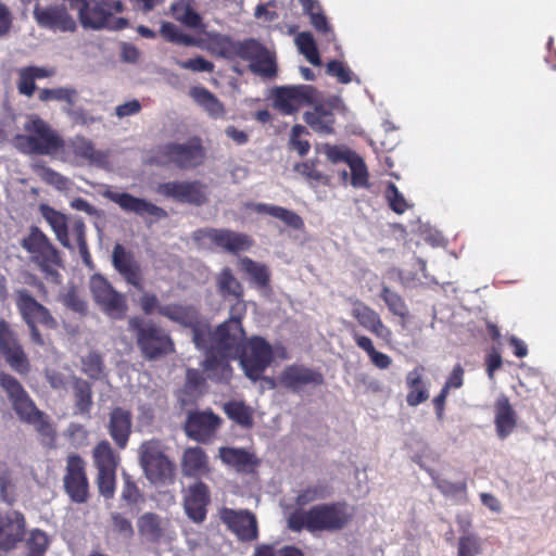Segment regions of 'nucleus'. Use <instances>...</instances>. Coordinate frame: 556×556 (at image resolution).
<instances>
[{"mask_svg": "<svg viewBox=\"0 0 556 556\" xmlns=\"http://www.w3.org/2000/svg\"><path fill=\"white\" fill-rule=\"evenodd\" d=\"M112 264L128 285L139 286V266L132 251L116 243L112 252Z\"/></svg>", "mask_w": 556, "mask_h": 556, "instance_id": "bb28decb", "label": "nucleus"}, {"mask_svg": "<svg viewBox=\"0 0 556 556\" xmlns=\"http://www.w3.org/2000/svg\"><path fill=\"white\" fill-rule=\"evenodd\" d=\"M384 199L389 205V207L396 214H403L409 207L406 199L403 193L400 192L399 188L394 182H388L387 188L384 190Z\"/></svg>", "mask_w": 556, "mask_h": 556, "instance_id": "bf43d9fd", "label": "nucleus"}, {"mask_svg": "<svg viewBox=\"0 0 556 556\" xmlns=\"http://www.w3.org/2000/svg\"><path fill=\"white\" fill-rule=\"evenodd\" d=\"M34 18L37 24L53 31H75L76 21L67 12V9L61 4H50L42 7L36 4L34 8Z\"/></svg>", "mask_w": 556, "mask_h": 556, "instance_id": "a211bd4d", "label": "nucleus"}, {"mask_svg": "<svg viewBox=\"0 0 556 556\" xmlns=\"http://www.w3.org/2000/svg\"><path fill=\"white\" fill-rule=\"evenodd\" d=\"M31 167L37 176L48 185L53 186L58 190L67 189L70 180L60 173L45 166L40 162H34Z\"/></svg>", "mask_w": 556, "mask_h": 556, "instance_id": "3c124183", "label": "nucleus"}, {"mask_svg": "<svg viewBox=\"0 0 556 556\" xmlns=\"http://www.w3.org/2000/svg\"><path fill=\"white\" fill-rule=\"evenodd\" d=\"M203 43L202 50L210 52L214 56L232 60L235 40L224 34L217 31H202Z\"/></svg>", "mask_w": 556, "mask_h": 556, "instance_id": "f704fd0d", "label": "nucleus"}, {"mask_svg": "<svg viewBox=\"0 0 556 556\" xmlns=\"http://www.w3.org/2000/svg\"><path fill=\"white\" fill-rule=\"evenodd\" d=\"M317 101V89L311 85L280 86L273 91L274 106L285 115Z\"/></svg>", "mask_w": 556, "mask_h": 556, "instance_id": "f8f14e48", "label": "nucleus"}, {"mask_svg": "<svg viewBox=\"0 0 556 556\" xmlns=\"http://www.w3.org/2000/svg\"><path fill=\"white\" fill-rule=\"evenodd\" d=\"M109 432L114 442L121 448H124L131 432L130 413L121 407L112 409L110 413Z\"/></svg>", "mask_w": 556, "mask_h": 556, "instance_id": "473e14b6", "label": "nucleus"}, {"mask_svg": "<svg viewBox=\"0 0 556 556\" xmlns=\"http://www.w3.org/2000/svg\"><path fill=\"white\" fill-rule=\"evenodd\" d=\"M224 413L227 417L243 428L253 426V412L242 401H229L224 404Z\"/></svg>", "mask_w": 556, "mask_h": 556, "instance_id": "a18cd8bd", "label": "nucleus"}, {"mask_svg": "<svg viewBox=\"0 0 556 556\" xmlns=\"http://www.w3.org/2000/svg\"><path fill=\"white\" fill-rule=\"evenodd\" d=\"M279 382L286 389L296 393L305 386H321L325 379L323 374L318 370L304 365L292 364L282 370Z\"/></svg>", "mask_w": 556, "mask_h": 556, "instance_id": "b1692460", "label": "nucleus"}, {"mask_svg": "<svg viewBox=\"0 0 556 556\" xmlns=\"http://www.w3.org/2000/svg\"><path fill=\"white\" fill-rule=\"evenodd\" d=\"M77 99V90L70 87H59V88H45L39 92L40 101H64L68 105H74Z\"/></svg>", "mask_w": 556, "mask_h": 556, "instance_id": "6e6d98bb", "label": "nucleus"}, {"mask_svg": "<svg viewBox=\"0 0 556 556\" xmlns=\"http://www.w3.org/2000/svg\"><path fill=\"white\" fill-rule=\"evenodd\" d=\"M160 440L141 444V468L150 484L156 489L173 485L176 480V464L166 453Z\"/></svg>", "mask_w": 556, "mask_h": 556, "instance_id": "0eeeda50", "label": "nucleus"}, {"mask_svg": "<svg viewBox=\"0 0 556 556\" xmlns=\"http://www.w3.org/2000/svg\"><path fill=\"white\" fill-rule=\"evenodd\" d=\"M68 149L77 159L90 165L102 166L108 160L105 152L97 150L93 143L83 136L73 138Z\"/></svg>", "mask_w": 556, "mask_h": 556, "instance_id": "72a5a7b5", "label": "nucleus"}, {"mask_svg": "<svg viewBox=\"0 0 556 556\" xmlns=\"http://www.w3.org/2000/svg\"><path fill=\"white\" fill-rule=\"evenodd\" d=\"M424 371L425 368L418 366L406 375V386L408 388L406 402L409 406H417L429 397V391L422 381Z\"/></svg>", "mask_w": 556, "mask_h": 556, "instance_id": "e433bc0d", "label": "nucleus"}, {"mask_svg": "<svg viewBox=\"0 0 556 556\" xmlns=\"http://www.w3.org/2000/svg\"><path fill=\"white\" fill-rule=\"evenodd\" d=\"M173 15L176 21L188 28L195 29L199 33L204 31L205 24L202 16L194 10L191 1L180 0L172 4Z\"/></svg>", "mask_w": 556, "mask_h": 556, "instance_id": "4c0bfd02", "label": "nucleus"}, {"mask_svg": "<svg viewBox=\"0 0 556 556\" xmlns=\"http://www.w3.org/2000/svg\"><path fill=\"white\" fill-rule=\"evenodd\" d=\"M181 470L187 478L208 476L211 468L205 451L200 446L187 447L181 458Z\"/></svg>", "mask_w": 556, "mask_h": 556, "instance_id": "cd10ccee", "label": "nucleus"}, {"mask_svg": "<svg viewBox=\"0 0 556 556\" xmlns=\"http://www.w3.org/2000/svg\"><path fill=\"white\" fill-rule=\"evenodd\" d=\"M264 47L255 39H247L243 41H235L233 59L240 58L243 60L254 61L263 52Z\"/></svg>", "mask_w": 556, "mask_h": 556, "instance_id": "5fc2aeb1", "label": "nucleus"}, {"mask_svg": "<svg viewBox=\"0 0 556 556\" xmlns=\"http://www.w3.org/2000/svg\"><path fill=\"white\" fill-rule=\"evenodd\" d=\"M353 340L357 348L365 351L372 363V365L379 369H387L392 364V358L375 349L372 340L364 334H359L358 332L353 333Z\"/></svg>", "mask_w": 556, "mask_h": 556, "instance_id": "37998d69", "label": "nucleus"}, {"mask_svg": "<svg viewBox=\"0 0 556 556\" xmlns=\"http://www.w3.org/2000/svg\"><path fill=\"white\" fill-rule=\"evenodd\" d=\"M244 375L253 382L261 380L275 359L271 344L261 336L245 338L237 356Z\"/></svg>", "mask_w": 556, "mask_h": 556, "instance_id": "1a4fd4ad", "label": "nucleus"}, {"mask_svg": "<svg viewBox=\"0 0 556 556\" xmlns=\"http://www.w3.org/2000/svg\"><path fill=\"white\" fill-rule=\"evenodd\" d=\"M216 289L224 299L233 298L241 300L243 296V287L232 274L231 268L224 267L216 275Z\"/></svg>", "mask_w": 556, "mask_h": 556, "instance_id": "ea45409f", "label": "nucleus"}, {"mask_svg": "<svg viewBox=\"0 0 556 556\" xmlns=\"http://www.w3.org/2000/svg\"><path fill=\"white\" fill-rule=\"evenodd\" d=\"M351 303V315L361 327L379 339L390 341L392 331L383 324L380 315L374 308L358 299L352 300Z\"/></svg>", "mask_w": 556, "mask_h": 556, "instance_id": "4be33fe9", "label": "nucleus"}, {"mask_svg": "<svg viewBox=\"0 0 556 556\" xmlns=\"http://www.w3.org/2000/svg\"><path fill=\"white\" fill-rule=\"evenodd\" d=\"M0 387L7 393L12 407L21 421L31 425L48 440L54 437V430L46 414L39 410L20 381L9 374L0 372Z\"/></svg>", "mask_w": 556, "mask_h": 556, "instance_id": "39448f33", "label": "nucleus"}, {"mask_svg": "<svg viewBox=\"0 0 556 556\" xmlns=\"http://www.w3.org/2000/svg\"><path fill=\"white\" fill-rule=\"evenodd\" d=\"M174 343L164 329L155 325H141V352L149 359H156L173 352Z\"/></svg>", "mask_w": 556, "mask_h": 556, "instance_id": "412c9836", "label": "nucleus"}, {"mask_svg": "<svg viewBox=\"0 0 556 556\" xmlns=\"http://www.w3.org/2000/svg\"><path fill=\"white\" fill-rule=\"evenodd\" d=\"M206 150L200 137L193 136L185 142H167L156 150L151 162L167 168L192 170L203 165Z\"/></svg>", "mask_w": 556, "mask_h": 556, "instance_id": "423d86ee", "label": "nucleus"}, {"mask_svg": "<svg viewBox=\"0 0 556 556\" xmlns=\"http://www.w3.org/2000/svg\"><path fill=\"white\" fill-rule=\"evenodd\" d=\"M249 67L252 73L264 78H274L277 75L275 55L267 48L250 63Z\"/></svg>", "mask_w": 556, "mask_h": 556, "instance_id": "de8ad7c7", "label": "nucleus"}, {"mask_svg": "<svg viewBox=\"0 0 556 556\" xmlns=\"http://www.w3.org/2000/svg\"><path fill=\"white\" fill-rule=\"evenodd\" d=\"M346 164L351 169V185L354 188L368 187V170L364 160L355 153Z\"/></svg>", "mask_w": 556, "mask_h": 556, "instance_id": "603ef678", "label": "nucleus"}, {"mask_svg": "<svg viewBox=\"0 0 556 556\" xmlns=\"http://www.w3.org/2000/svg\"><path fill=\"white\" fill-rule=\"evenodd\" d=\"M192 97L199 105H201L210 116L214 118L223 117L225 109L217 97L204 87L193 88Z\"/></svg>", "mask_w": 556, "mask_h": 556, "instance_id": "c03bdc74", "label": "nucleus"}, {"mask_svg": "<svg viewBox=\"0 0 556 556\" xmlns=\"http://www.w3.org/2000/svg\"><path fill=\"white\" fill-rule=\"evenodd\" d=\"M220 520L238 540L251 542L258 536V526L254 514L250 510H235L224 507L219 511Z\"/></svg>", "mask_w": 556, "mask_h": 556, "instance_id": "f3484780", "label": "nucleus"}, {"mask_svg": "<svg viewBox=\"0 0 556 556\" xmlns=\"http://www.w3.org/2000/svg\"><path fill=\"white\" fill-rule=\"evenodd\" d=\"M90 291L102 311L113 318H122L127 309L125 296L99 274L92 275L89 281Z\"/></svg>", "mask_w": 556, "mask_h": 556, "instance_id": "4468645a", "label": "nucleus"}, {"mask_svg": "<svg viewBox=\"0 0 556 556\" xmlns=\"http://www.w3.org/2000/svg\"><path fill=\"white\" fill-rule=\"evenodd\" d=\"M166 217L167 212L164 208L141 199V218L144 219V223L149 227H151L154 222L165 219Z\"/></svg>", "mask_w": 556, "mask_h": 556, "instance_id": "774afa93", "label": "nucleus"}, {"mask_svg": "<svg viewBox=\"0 0 556 556\" xmlns=\"http://www.w3.org/2000/svg\"><path fill=\"white\" fill-rule=\"evenodd\" d=\"M193 240L199 243L210 242L211 245L230 254L248 251L253 245L249 235L227 228L198 229L193 232Z\"/></svg>", "mask_w": 556, "mask_h": 556, "instance_id": "9b49d317", "label": "nucleus"}, {"mask_svg": "<svg viewBox=\"0 0 556 556\" xmlns=\"http://www.w3.org/2000/svg\"><path fill=\"white\" fill-rule=\"evenodd\" d=\"M0 495L3 502L11 505L14 502L11 473L8 466L0 463Z\"/></svg>", "mask_w": 556, "mask_h": 556, "instance_id": "338daca9", "label": "nucleus"}, {"mask_svg": "<svg viewBox=\"0 0 556 556\" xmlns=\"http://www.w3.org/2000/svg\"><path fill=\"white\" fill-rule=\"evenodd\" d=\"M49 545L47 534L39 530L34 529L30 531L29 538L26 541L27 556H43Z\"/></svg>", "mask_w": 556, "mask_h": 556, "instance_id": "052dcab7", "label": "nucleus"}, {"mask_svg": "<svg viewBox=\"0 0 556 556\" xmlns=\"http://www.w3.org/2000/svg\"><path fill=\"white\" fill-rule=\"evenodd\" d=\"M156 192L178 203L200 206L207 200L206 186L199 181H168L160 184Z\"/></svg>", "mask_w": 556, "mask_h": 556, "instance_id": "dca6fc26", "label": "nucleus"}, {"mask_svg": "<svg viewBox=\"0 0 556 556\" xmlns=\"http://www.w3.org/2000/svg\"><path fill=\"white\" fill-rule=\"evenodd\" d=\"M100 194L116 203L122 210L128 213H139V198L123 192L117 188L105 186Z\"/></svg>", "mask_w": 556, "mask_h": 556, "instance_id": "49530a36", "label": "nucleus"}, {"mask_svg": "<svg viewBox=\"0 0 556 556\" xmlns=\"http://www.w3.org/2000/svg\"><path fill=\"white\" fill-rule=\"evenodd\" d=\"M380 298L393 315L402 318L408 315V308L403 298L397 292L392 291L388 286L382 287Z\"/></svg>", "mask_w": 556, "mask_h": 556, "instance_id": "864d4df0", "label": "nucleus"}, {"mask_svg": "<svg viewBox=\"0 0 556 556\" xmlns=\"http://www.w3.org/2000/svg\"><path fill=\"white\" fill-rule=\"evenodd\" d=\"M239 264L240 269L250 277L251 282L256 287L264 289L269 286L270 271L267 265L255 262L248 256L242 257Z\"/></svg>", "mask_w": 556, "mask_h": 556, "instance_id": "79ce46f5", "label": "nucleus"}, {"mask_svg": "<svg viewBox=\"0 0 556 556\" xmlns=\"http://www.w3.org/2000/svg\"><path fill=\"white\" fill-rule=\"evenodd\" d=\"M330 494L331 490L327 483L311 484L298 493L295 503L298 506L302 507L312 502L324 500Z\"/></svg>", "mask_w": 556, "mask_h": 556, "instance_id": "09e8293b", "label": "nucleus"}, {"mask_svg": "<svg viewBox=\"0 0 556 556\" xmlns=\"http://www.w3.org/2000/svg\"><path fill=\"white\" fill-rule=\"evenodd\" d=\"M92 458L98 471H116L118 456L108 441L103 440L93 447Z\"/></svg>", "mask_w": 556, "mask_h": 556, "instance_id": "a19ab883", "label": "nucleus"}, {"mask_svg": "<svg viewBox=\"0 0 556 556\" xmlns=\"http://www.w3.org/2000/svg\"><path fill=\"white\" fill-rule=\"evenodd\" d=\"M85 467V460L77 454H71L66 458L63 486L70 500L76 504L87 503L89 498V482Z\"/></svg>", "mask_w": 556, "mask_h": 556, "instance_id": "ddd939ff", "label": "nucleus"}, {"mask_svg": "<svg viewBox=\"0 0 556 556\" xmlns=\"http://www.w3.org/2000/svg\"><path fill=\"white\" fill-rule=\"evenodd\" d=\"M219 457L224 464L242 473L253 472L260 463L254 454L244 448L237 447H220Z\"/></svg>", "mask_w": 556, "mask_h": 556, "instance_id": "c756f323", "label": "nucleus"}, {"mask_svg": "<svg viewBox=\"0 0 556 556\" xmlns=\"http://www.w3.org/2000/svg\"><path fill=\"white\" fill-rule=\"evenodd\" d=\"M204 384V378L200 370L189 368L186 372V382L181 390L184 396L180 397L184 404L194 395L200 393V388Z\"/></svg>", "mask_w": 556, "mask_h": 556, "instance_id": "4d7b16f0", "label": "nucleus"}, {"mask_svg": "<svg viewBox=\"0 0 556 556\" xmlns=\"http://www.w3.org/2000/svg\"><path fill=\"white\" fill-rule=\"evenodd\" d=\"M305 135H308V131L303 125L296 124L291 128L290 144L300 156L306 155L311 149L308 140L302 138Z\"/></svg>", "mask_w": 556, "mask_h": 556, "instance_id": "680f3d73", "label": "nucleus"}, {"mask_svg": "<svg viewBox=\"0 0 556 556\" xmlns=\"http://www.w3.org/2000/svg\"><path fill=\"white\" fill-rule=\"evenodd\" d=\"M430 476L437 489L444 496H456L458 494H466L467 484L465 481L452 482L445 478L440 477L434 470L430 471Z\"/></svg>", "mask_w": 556, "mask_h": 556, "instance_id": "13d9d810", "label": "nucleus"}, {"mask_svg": "<svg viewBox=\"0 0 556 556\" xmlns=\"http://www.w3.org/2000/svg\"><path fill=\"white\" fill-rule=\"evenodd\" d=\"M210 503V489L203 481L199 480L188 486L184 498V508L193 522L201 523L205 520Z\"/></svg>", "mask_w": 556, "mask_h": 556, "instance_id": "393cba45", "label": "nucleus"}, {"mask_svg": "<svg viewBox=\"0 0 556 556\" xmlns=\"http://www.w3.org/2000/svg\"><path fill=\"white\" fill-rule=\"evenodd\" d=\"M70 8L77 12L85 29L121 30L128 26L126 18L115 16L123 11L119 0H70Z\"/></svg>", "mask_w": 556, "mask_h": 556, "instance_id": "20e7f679", "label": "nucleus"}, {"mask_svg": "<svg viewBox=\"0 0 556 556\" xmlns=\"http://www.w3.org/2000/svg\"><path fill=\"white\" fill-rule=\"evenodd\" d=\"M354 518L353 508L346 502L323 503L309 509H295L287 518L288 528L293 532H337L349 526Z\"/></svg>", "mask_w": 556, "mask_h": 556, "instance_id": "f03ea898", "label": "nucleus"}, {"mask_svg": "<svg viewBox=\"0 0 556 556\" xmlns=\"http://www.w3.org/2000/svg\"><path fill=\"white\" fill-rule=\"evenodd\" d=\"M159 314L175 321L192 331V340L203 334L204 319L201 317L197 308L191 305L165 304L159 307Z\"/></svg>", "mask_w": 556, "mask_h": 556, "instance_id": "aec40b11", "label": "nucleus"}, {"mask_svg": "<svg viewBox=\"0 0 556 556\" xmlns=\"http://www.w3.org/2000/svg\"><path fill=\"white\" fill-rule=\"evenodd\" d=\"M254 211L258 214H267L278 218L294 230H301L304 227V222L299 214L282 206L257 203L254 206Z\"/></svg>", "mask_w": 556, "mask_h": 556, "instance_id": "58836bf2", "label": "nucleus"}, {"mask_svg": "<svg viewBox=\"0 0 556 556\" xmlns=\"http://www.w3.org/2000/svg\"><path fill=\"white\" fill-rule=\"evenodd\" d=\"M70 383L74 399V415L90 418L93 404L91 384L75 376L70 377Z\"/></svg>", "mask_w": 556, "mask_h": 556, "instance_id": "7c9ffc66", "label": "nucleus"}, {"mask_svg": "<svg viewBox=\"0 0 556 556\" xmlns=\"http://www.w3.org/2000/svg\"><path fill=\"white\" fill-rule=\"evenodd\" d=\"M480 553L481 544L477 535L466 534L458 539V556H477Z\"/></svg>", "mask_w": 556, "mask_h": 556, "instance_id": "0e129e2a", "label": "nucleus"}, {"mask_svg": "<svg viewBox=\"0 0 556 556\" xmlns=\"http://www.w3.org/2000/svg\"><path fill=\"white\" fill-rule=\"evenodd\" d=\"M21 247L29 254V261L51 283L60 285L64 267L61 251L53 245L47 235L37 226H31L29 232L21 240Z\"/></svg>", "mask_w": 556, "mask_h": 556, "instance_id": "7ed1b4c3", "label": "nucleus"}, {"mask_svg": "<svg viewBox=\"0 0 556 556\" xmlns=\"http://www.w3.org/2000/svg\"><path fill=\"white\" fill-rule=\"evenodd\" d=\"M203 334L195 337V346L203 351V369L210 379L222 380L230 376V361L236 359L245 337L241 317L231 316L214 330L204 320Z\"/></svg>", "mask_w": 556, "mask_h": 556, "instance_id": "f257e3e1", "label": "nucleus"}, {"mask_svg": "<svg viewBox=\"0 0 556 556\" xmlns=\"http://www.w3.org/2000/svg\"><path fill=\"white\" fill-rule=\"evenodd\" d=\"M304 122L317 134L329 136L334 132L336 117L332 110L317 104L303 115Z\"/></svg>", "mask_w": 556, "mask_h": 556, "instance_id": "2f4dec72", "label": "nucleus"}, {"mask_svg": "<svg viewBox=\"0 0 556 556\" xmlns=\"http://www.w3.org/2000/svg\"><path fill=\"white\" fill-rule=\"evenodd\" d=\"M0 354L9 366L20 375L29 372L30 364L18 342L17 333L4 319H0Z\"/></svg>", "mask_w": 556, "mask_h": 556, "instance_id": "2eb2a0df", "label": "nucleus"}, {"mask_svg": "<svg viewBox=\"0 0 556 556\" xmlns=\"http://www.w3.org/2000/svg\"><path fill=\"white\" fill-rule=\"evenodd\" d=\"M295 43L300 52L306 58V60L309 63L316 66L321 64L318 49L311 33L302 31L298 34V36L295 37Z\"/></svg>", "mask_w": 556, "mask_h": 556, "instance_id": "8fccbe9b", "label": "nucleus"}, {"mask_svg": "<svg viewBox=\"0 0 556 556\" xmlns=\"http://www.w3.org/2000/svg\"><path fill=\"white\" fill-rule=\"evenodd\" d=\"M26 136L20 138L25 152L40 155L55 154L63 146L62 138L43 119L31 115L25 123Z\"/></svg>", "mask_w": 556, "mask_h": 556, "instance_id": "9d476101", "label": "nucleus"}, {"mask_svg": "<svg viewBox=\"0 0 556 556\" xmlns=\"http://www.w3.org/2000/svg\"><path fill=\"white\" fill-rule=\"evenodd\" d=\"M175 62L180 68L188 70V71L195 72V73H201V72L213 73L214 68H215V65L213 62L207 61L200 55H198L193 59L185 60V61L176 60Z\"/></svg>", "mask_w": 556, "mask_h": 556, "instance_id": "e2e57ef3", "label": "nucleus"}, {"mask_svg": "<svg viewBox=\"0 0 556 556\" xmlns=\"http://www.w3.org/2000/svg\"><path fill=\"white\" fill-rule=\"evenodd\" d=\"M25 518L18 511L0 515V555L14 548L25 535Z\"/></svg>", "mask_w": 556, "mask_h": 556, "instance_id": "a878e982", "label": "nucleus"}, {"mask_svg": "<svg viewBox=\"0 0 556 556\" xmlns=\"http://www.w3.org/2000/svg\"><path fill=\"white\" fill-rule=\"evenodd\" d=\"M15 304L23 321L29 330L30 341L38 346H43L46 341L38 329V325L48 329H55L58 327L56 319L27 289L23 288L15 291Z\"/></svg>", "mask_w": 556, "mask_h": 556, "instance_id": "6e6552de", "label": "nucleus"}, {"mask_svg": "<svg viewBox=\"0 0 556 556\" xmlns=\"http://www.w3.org/2000/svg\"><path fill=\"white\" fill-rule=\"evenodd\" d=\"M519 416L509 397L500 394L493 403V424L500 440L507 439L518 427Z\"/></svg>", "mask_w": 556, "mask_h": 556, "instance_id": "5701e85b", "label": "nucleus"}, {"mask_svg": "<svg viewBox=\"0 0 556 556\" xmlns=\"http://www.w3.org/2000/svg\"><path fill=\"white\" fill-rule=\"evenodd\" d=\"M39 212L45 220L49 224L55 235L56 240L68 250H73V245L68 239V225L66 216L49 206L48 204H40Z\"/></svg>", "mask_w": 556, "mask_h": 556, "instance_id": "c9c22d12", "label": "nucleus"}, {"mask_svg": "<svg viewBox=\"0 0 556 556\" xmlns=\"http://www.w3.org/2000/svg\"><path fill=\"white\" fill-rule=\"evenodd\" d=\"M116 471H98L97 484L99 492L105 498H112L115 492Z\"/></svg>", "mask_w": 556, "mask_h": 556, "instance_id": "69168bd1", "label": "nucleus"}, {"mask_svg": "<svg viewBox=\"0 0 556 556\" xmlns=\"http://www.w3.org/2000/svg\"><path fill=\"white\" fill-rule=\"evenodd\" d=\"M222 419L213 412H190L188 414L185 431L187 435L198 442L206 443L216 433Z\"/></svg>", "mask_w": 556, "mask_h": 556, "instance_id": "6ab92c4d", "label": "nucleus"}, {"mask_svg": "<svg viewBox=\"0 0 556 556\" xmlns=\"http://www.w3.org/2000/svg\"><path fill=\"white\" fill-rule=\"evenodd\" d=\"M170 522L156 514L148 513L141 516V536L146 542L160 544L169 536Z\"/></svg>", "mask_w": 556, "mask_h": 556, "instance_id": "c85d7f7f", "label": "nucleus"}]
</instances>
